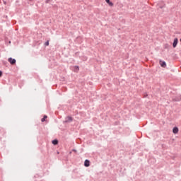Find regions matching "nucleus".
Returning a JSON list of instances; mask_svg holds the SVG:
<instances>
[{
    "label": "nucleus",
    "mask_w": 181,
    "mask_h": 181,
    "mask_svg": "<svg viewBox=\"0 0 181 181\" xmlns=\"http://www.w3.org/2000/svg\"><path fill=\"white\" fill-rule=\"evenodd\" d=\"M45 46H49V40H47V41L45 43Z\"/></svg>",
    "instance_id": "10"
},
{
    "label": "nucleus",
    "mask_w": 181,
    "mask_h": 181,
    "mask_svg": "<svg viewBox=\"0 0 181 181\" xmlns=\"http://www.w3.org/2000/svg\"><path fill=\"white\" fill-rule=\"evenodd\" d=\"M0 77H2V71H0Z\"/></svg>",
    "instance_id": "12"
},
{
    "label": "nucleus",
    "mask_w": 181,
    "mask_h": 181,
    "mask_svg": "<svg viewBox=\"0 0 181 181\" xmlns=\"http://www.w3.org/2000/svg\"><path fill=\"white\" fill-rule=\"evenodd\" d=\"M46 118H47V116L45 115L44 117L41 119L42 122H45V121H46Z\"/></svg>",
    "instance_id": "9"
},
{
    "label": "nucleus",
    "mask_w": 181,
    "mask_h": 181,
    "mask_svg": "<svg viewBox=\"0 0 181 181\" xmlns=\"http://www.w3.org/2000/svg\"><path fill=\"white\" fill-rule=\"evenodd\" d=\"M53 145H57L59 144V141L57 139H54L52 141Z\"/></svg>",
    "instance_id": "8"
},
{
    "label": "nucleus",
    "mask_w": 181,
    "mask_h": 181,
    "mask_svg": "<svg viewBox=\"0 0 181 181\" xmlns=\"http://www.w3.org/2000/svg\"><path fill=\"white\" fill-rule=\"evenodd\" d=\"M173 134H177V132H179V128H177V127H174V128L173 129Z\"/></svg>",
    "instance_id": "5"
},
{
    "label": "nucleus",
    "mask_w": 181,
    "mask_h": 181,
    "mask_svg": "<svg viewBox=\"0 0 181 181\" xmlns=\"http://www.w3.org/2000/svg\"><path fill=\"white\" fill-rule=\"evenodd\" d=\"M48 3H49V0H47V1H46V4H48Z\"/></svg>",
    "instance_id": "13"
},
{
    "label": "nucleus",
    "mask_w": 181,
    "mask_h": 181,
    "mask_svg": "<svg viewBox=\"0 0 181 181\" xmlns=\"http://www.w3.org/2000/svg\"><path fill=\"white\" fill-rule=\"evenodd\" d=\"M105 1L110 6H114V4L112 2H111L110 0H105Z\"/></svg>",
    "instance_id": "7"
},
{
    "label": "nucleus",
    "mask_w": 181,
    "mask_h": 181,
    "mask_svg": "<svg viewBox=\"0 0 181 181\" xmlns=\"http://www.w3.org/2000/svg\"><path fill=\"white\" fill-rule=\"evenodd\" d=\"M160 64L161 67H163V68L166 67V62H165L160 61Z\"/></svg>",
    "instance_id": "6"
},
{
    "label": "nucleus",
    "mask_w": 181,
    "mask_h": 181,
    "mask_svg": "<svg viewBox=\"0 0 181 181\" xmlns=\"http://www.w3.org/2000/svg\"><path fill=\"white\" fill-rule=\"evenodd\" d=\"M74 151V152H76V150H73Z\"/></svg>",
    "instance_id": "14"
},
{
    "label": "nucleus",
    "mask_w": 181,
    "mask_h": 181,
    "mask_svg": "<svg viewBox=\"0 0 181 181\" xmlns=\"http://www.w3.org/2000/svg\"><path fill=\"white\" fill-rule=\"evenodd\" d=\"M71 121H73V117L68 116L66 118L65 122H71Z\"/></svg>",
    "instance_id": "3"
},
{
    "label": "nucleus",
    "mask_w": 181,
    "mask_h": 181,
    "mask_svg": "<svg viewBox=\"0 0 181 181\" xmlns=\"http://www.w3.org/2000/svg\"><path fill=\"white\" fill-rule=\"evenodd\" d=\"M84 166H86V168H88V166H90V160H86L84 162Z\"/></svg>",
    "instance_id": "4"
},
{
    "label": "nucleus",
    "mask_w": 181,
    "mask_h": 181,
    "mask_svg": "<svg viewBox=\"0 0 181 181\" xmlns=\"http://www.w3.org/2000/svg\"><path fill=\"white\" fill-rule=\"evenodd\" d=\"M8 62H9L10 64H11L12 65L16 64V59H13L11 57L8 58Z\"/></svg>",
    "instance_id": "1"
},
{
    "label": "nucleus",
    "mask_w": 181,
    "mask_h": 181,
    "mask_svg": "<svg viewBox=\"0 0 181 181\" xmlns=\"http://www.w3.org/2000/svg\"><path fill=\"white\" fill-rule=\"evenodd\" d=\"M177 42H178L177 38H175L174 42L173 43V47H176V46H177Z\"/></svg>",
    "instance_id": "2"
},
{
    "label": "nucleus",
    "mask_w": 181,
    "mask_h": 181,
    "mask_svg": "<svg viewBox=\"0 0 181 181\" xmlns=\"http://www.w3.org/2000/svg\"><path fill=\"white\" fill-rule=\"evenodd\" d=\"M75 69H76L77 71H78V70H79L78 66H75Z\"/></svg>",
    "instance_id": "11"
}]
</instances>
